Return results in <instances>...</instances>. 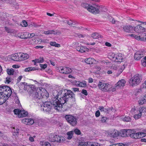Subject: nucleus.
Wrapping results in <instances>:
<instances>
[{
	"label": "nucleus",
	"mask_w": 146,
	"mask_h": 146,
	"mask_svg": "<svg viewBox=\"0 0 146 146\" xmlns=\"http://www.w3.org/2000/svg\"><path fill=\"white\" fill-rule=\"evenodd\" d=\"M81 5L84 8H86L89 11L92 13H98L100 12L98 8H96L87 3H84L82 4Z\"/></svg>",
	"instance_id": "nucleus-4"
},
{
	"label": "nucleus",
	"mask_w": 146,
	"mask_h": 146,
	"mask_svg": "<svg viewBox=\"0 0 146 146\" xmlns=\"http://www.w3.org/2000/svg\"><path fill=\"white\" fill-rule=\"evenodd\" d=\"M139 104L140 105H143L146 103V100L143 98H141L138 101Z\"/></svg>",
	"instance_id": "nucleus-32"
},
{
	"label": "nucleus",
	"mask_w": 146,
	"mask_h": 146,
	"mask_svg": "<svg viewBox=\"0 0 146 146\" xmlns=\"http://www.w3.org/2000/svg\"><path fill=\"white\" fill-rule=\"evenodd\" d=\"M57 93L54 97L52 103L50 101L44 102L41 106V110L46 113H49L53 107L58 111L62 109V106L70 99L75 101V95L70 90L63 89L60 87L57 88L54 92Z\"/></svg>",
	"instance_id": "nucleus-1"
},
{
	"label": "nucleus",
	"mask_w": 146,
	"mask_h": 146,
	"mask_svg": "<svg viewBox=\"0 0 146 146\" xmlns=\"http://www.w3.org/2000/svg\"><path fill=\"white\" fill-rule=\"evenodd\" d=\"M76 85L80 87H85L86 86V82L85 81H84L82 82H76Z\"/></svg>",
	"instance_id": "nucleus-27"
},
{
	"label": "nucleus",
	"mask_w": 146,
	"mask_h": 146,
	"mask_svg": "<svg viewBox=\"0 0 146 146\" xmlns=\"http://www.w3.org/2000/svg\"><path fill=\"white\" fill-rule=\"evenodd\" d=\"M39 65L40 67L42 68V69H44L45 68H46L47 66V64H39Z\"/></svg>",
	"instance_id": "nucleus-50"
},
{
	"label": "nucleus",
	"mask_w": 146,
	"mask_h": 146,
	"mask_svg": "<svg viewBox=\"0 0 146 146\" xmlns=\"http://www.w3.org/2000/svg\"><path fill=\"white\" fill-rule=\"evenodd\" d=\"M108 135L111 137L114 138L117 137L119 135V133L117 130H115L113 131L109 132Z\"/></svg>",
	"instance_id": "nucleus-13"
},
{
	"label": "nucleus",
	"mask_w": 146,
	"mask_h": 146,
	"mask_svg": "<svg viewBox=\"0 0 146 146\" xmlns=\"http://www.w3.org/2000/svg\"><path fill=\"white\" fill-rule=\"evenodd\" d=\"M99 109L101 112H102L104 113H108L110 109L108 108H106L103 106H100L99 107Z\"/></svg>",
	"instance_id": "nucleus-25"
},
{
	"label": "nucleus",
	"mask_w": 146,
	"mask_h": 146,
	"mask_svg": "<svg viewBox=\"0 0 146 146\" xmlns=\"http://www.w3.org/2000/svg\"><path fill=\"white\" fill-rule=\"evenodd\" d=\"M66 67H60L58 68V70L59 72L62 74H66V70L67 69Z\"/></svg>",
	"instance_id": "nucleus-26"
},
{
	"label": "nucleus",
	"mask_w": 146,
	"mask_h": 146,
	"mask_svg": "<svg viewBox=\"0 0 146 146\" xmlns=\"http://www.w3.org/2000/svg\"><path fill=\"white\" fill-rule=\"evenodd\" d=\"M124 31L130 33L134 30V27H132L130 25H124L121 27Z\"/></svg>",
	"instance_id": "nucleus-9"
},
{
	"label": "nucleus",
	"mask_w": 146,
	"mask_h": 146,
	"mask_svg": "<svg viewBox=\"0 0 146 146\" xmlns=\"http://www.w3.org/2000/svg\"><path fill=\"white\" fill-rule=\"evenodd\" d=\"M66 67L67 69L66 70V74H69L72 72V69L68 67Z\"/></svg>",
	"instance_id": "nucleus-38"
},
{
	"label": "nucleus",
	"mask_w": 146,
	"mask_h": 146,
	"mask_svg": "<svg viewBox=\"0 0 146 146\" xmlns=\"http://www.w3.org/2000/svg\"><path fill=\"white\" fill-rule=\"evenodd\" d=\"M142 115V114L141 113L139 112L137 114H135L134 115V118L135 119H137L139 118H140Z\"/></svg>",
	"instance_id": "nucleus-39"
},
{
	"label": "nucleus",
	"mask_w": 146,
	"mask_h": 146,
	"mask_svg": "<svg viewBox=\"0 0 146 146\" xmlns=\"http://www.w3.org/2000/svg\"><path fill=\"white\" fill-rule=\"evenodd\" d=\"M40 144L43 146H51L50 144L48 141H40Z\"/></svg>",
	"instance_id": "nucleus-29"
},
{
	"label": "nucleus",
	"mask_w": 146,
	"mask_h": 146,
	"mask_svg": "<svg viewBox=\"0 0 146 146\" xmlns=\"http://www.w3.org/2000/svg\"><path fill=\"white\" fill-rule=\"evenodd\" d=\"M11 58L12 60L16 61H19V53H15L11 55Z\"/></svg>",
	"instance_id": "nucleus-20"
},
{
	"label": "nucleus",
	"mask_w": 146,
	"mask_h": 146,
	"mask_svg": "<svg viewBox=\"0 0 146 146\" xmlns=\"http://www.w3.org/2000/svg\"><path fill=\"white\" fill-rule=\"evenodd\" d=\"M21 25L23 27H26L27 25V23L25 21L23 20L22 21Z\"/></svg>",
	"instance_id": "nucleus-49"
},
{
	"label": "nucleus",
	"mask_w": 146,
	"mask_h": 146,
	"mask_svg": "<svg viewBox=\"0 0 146 146\" xmlns=\"http://www.w3.org/2000/svg\"><path fill=\"white\" fill-rule=\"evenodd\" d=\"M12 131L14 133H18L19 132V129L17 127H14L13 128Z\"/></svg>",
	"instance_id": "nucleus-41"
},
{
	"label": "nucleus",
	"mask_w": 146,
	"mask_h": 146,
	"mask_svg": "<svg viewBox=\"0 0 146 146\" xmlns=\"http://www.w3.org/2000/svg\"><path fill=\"white\" fill-rule=\"evenodd\" d=\"M64 137L62 136L54 134H50L49 136L48 140L51 142H62L64 141Z\"/></svg>",
	"instance_id": "nucleus-5"
},
{
	"label": "nucleus",
	"mask_w": 146,
	"mask_h": 146,
	"mask_svg": "<svg viewBox=\"0 0 146 146\" xmlns=\"http://www.w3.org/2000/svg\"><path fill=\"white\" fill-rule=\"evenodd\" d=\"M32 61L34 62V65H36V63L42 62L44 61V59L42 57H40L38 59H36L32 60Z\"/></svg>",
	"instance_id": "nucleus-23"
},
{
	"label": "nucleus",
	"mask_w": 146,
	"mask_h": 146,
	"mask_svg": "<svg viewBox=\"0 0 146 146\" xmlns=\"http://www.w3.org/2000/svg\"><path fill=\"white\" fill-rule=\"evenodd\" d=\"M100 114V113L99 110L97 111L95 113V115L96 117H98Z\"/></svg>",
	"instance_id": "nucleus-57"
},
{
	"label": "nucleus",
	"mask_w": 146,
	"mask_h": 146,
	"mask_svg": "<svg viewBox=\"0 0 146 146\" xmlns=\"http://www.w3.org/2000/svg\"><path fill=\"white\" fill-rule=\"evenodd\" d=\"M143 37H141V41H146V34H143Z\"/></svg>",
	"instance_id": "nucleus-52"
},
{
	"label": "nucleus",
	"mask_w": 146,
	"mask_h": 146,
	"mask_svg": "<svg viewBox=\"0 0 146 146\" xmlns=\"http://www.w3.org/2000/svg\"><path fill=\"white\" fill-rule=\"evenodd\" d=\"M136 111V110L135 108H133L131 110L130 112L133 114H135V111Z\"/></svg>",
	"instance_id": "nucleus-59"
},
{
	"label": "nucleus",
	"mask_w": 146,
	"mask_h": 146,
	"mask_svg": "<svg viewBox=\"0 0 146 146\" xmlns=\"http://www.w3.org/2000/svg\"><path fill=\"white\" fill-rule=\"evenodd\" d=\"M19 61L27 59L29 58V56L27 54L19 53Z\"/></svg>",
	"instance_id": "nucleus-15"
},
{
	"label": "nucleus",
	"mask_w": 146,
	"mask_h": 146,
	"mask_svg": "<svg viewBox=\"0 0 146 146\" xmlns=\"http://www.w3.org/2000/svg\"><path fill=\"white\" fill-rule=\"evenodd\" d=\"M142 64L144 66H146V61L143 59L141 60Z\"/></svg>",
	"instance_id": "nucleus-54"
},
{
	"label": "nucleus",
	"mask_w": 146,
	"mask_h": 146,
	"mask_svg": "<svg viewBox=\"0 0 146 146\" xmlns=\"http://www.w3.org/2000/svg\"><path fill=\"white\" fill-rule=\"evenodd\" d=\"M125 81L124 79H121L119 80L115 84V87L116 88H120L125 86Z\"/></svg>",
	"instance_id": "nucleus-10"
},
{
	"label": "nucleus",
	"mask_w": 146,
	"mask_h": 146,
	"mask_svg": "<svg viewBox=\"0 0 146 146\" xmlns=\"http://www.w3.org/2000/svg\"><path fill=\"white\" fill-rule=\"evenodd\" d=\"M100 89L103 91L107 92L109 89L110 85L108 83H104L103 82H100L98 84Z\"/></svg>",
	"instance_id": "nucleus-7"
},
{
	"label": "nucleus",
	"mask_w": 146,
	"mask_h": 146,
	"mask_svg": "<svg viewBox=\"0 0 146 146\" xmlns=\"http://www.w3.org/2000/svg\"><path fill=\"white\" fill-rule=\"evenodd\" d=\"M139 134V138H141L146 136V131L143 132H138Z\"/></svg>",
	"instance_id": "nucleus-33"
},
{
	"label": "nucleus",
	"mask_w": 146,
	"mask_h": 146,
	"mask_svg": "<svg viewBox=\"0 0 146 146\" xmlns=\"http://www.w3.org/2000/svg\"><path fill=\"white\" fill-rule=\"evenodd\" d=\"M65 118L71 125L73 126L76 125L77 121L76 117L71 115H65Z\"/></svg>",
	"instance_id": "nucleus-6"
},
{
	"label": "nucleus",
	"mask_w": 146,
	"mask_h": 146,
	"mask_svg": "<svg viewBox=\"0 0 146 146\" xmlns=\"http://www.w3.org/2000/svg\"><path fill=\"white\" fill-rule=\"evenodd\" d=\"M123 120L124 121L129 122L131 120V119L129 116L125 117L123 118Z\"/></svg>",
	"instance_id": "nucleus-40"
},
{
	"label": "nucleus",
	"mask_w": 146,
	"mask_h": 146,
	"mask_svg": "<svg viewBox=\"0 0 146 146\" xmlns=\"http://www.w3.org/2000/svg\"><path fill=\"white\" fill-rule=\"evenodd\" d=\"M143 56V52L141 51H139L135 54L134 58L135 60H138L141 59Z\"/></svg>",
	"instance_id": "nucleus-11"
},
{
	"label": "nucleus",
	"mask_w": 146,
	"mask_h": 146,
	"mask_svg": "<svg viewBox=\"0 0 146 146\" xmlns=\"http://www.w3.org/2000/svg\"><path fill=\"white\" fill-rule=\"evenodd\" d=\"M5 30L8 33H11L12 32V31L9 28L7 27H4Z\"/></svg>",
	"instance_id": "nucleus-43"
},
{
	"label": "nucleus",
	"mask_w": 146,
	"mask_h": 146,
	"mask_svg": "<svg viewBox=\"0 0 146 146\" xmlns=\"http://www.w3.org/2000/svg\"><path fill=\"white\" fill-rule=\"evenodd\" d=\"M131 132V129H128L127 131L124 130L123 131H122L121 133V136L122 137H128L129 134Z\"/></svg>",
	"instance_id": "nucleus-17"
},
{
	"label": "nucleus",
	"mask_w": 146,
	"mask_h": 146,
	"mask_svg": "<svg viewBox=\"0 0 146 146\" xmlns=\"http://www.w3.org/2000/svg\"><path fill=\"white\" fill-rule=\"evenodd\" d=\"M139 112L141 113L142 114V112H146V108L144 107L140 108L139 110Z\"/></svg>",
	"instance_id": "nucleus-42"
},
{
	"label": "nucleus",
	"mask_w": 146,
	"mask_h": 146,
	"mask_svg": "<svg viewBox=\"0 0 146 146\" xmlns=\"http://www.w3.org/2000/svg\"><path fill=\"white\" fill-rule=\"evenodd\" d=\"M101 36L99 35L98 33H95L92 35V37L94 39H96L98 38L101 37Z\"/></svg>",
	"instance_id": "nucleus-30"
},
{
	"label": "nucleus",
	"mask_w": 146,
	"mask_h": 146,
	"mask_svg": "<svg viewBox=\"0 0 146 146\" xmlns=\"http://www.w3.org/2000/svg\"><path fill=\"white\" fill-rule=\"evenodd\" d=\"M82 93L86 96H87L88 94L87 91L85 90H83L82 91Z\"/></svg>",
	"instance_id": "nucleus-58"
},
{
	"label": "nucleus",
	"mask_w": 146,
	"mask_h": 146,
	"mask_svg": "<svg viewBox=\"0 0 146 146\" xmlns=\"http://www.w3.org/2000/svg\"><path fill=\"white\" fill-rule=\"evenodd\" d=\"M86 142L81 141L79 142L78 146H86Z\"/></svg>",
	"instance_id": "nucleus-46"
},
{
	"label": "nucleus",
	"mask_w": 146,
	"mask_h": 146,
	"mask_svg": "<svg viewBox=\"0 0 146 146\" xmlns=\"http://www.w3.org/2000/svg\"><path fill=\"white\" fill-rule=\"evenodd\" d=\"M43 33L46 35H49L52 34H55V32L54 30H48L46 31H44L43 32Z\"/></svg>",
	"instance_id": "nucleus-31"
},
{
	"label": "nucleus",
	"mask_w": 146,
	"mask_h": 146,
	"mask_svg": "<svg viewBox=\"0 0 146 146\" xmlns=\"http://www.w3.org/2000/svg\"><path fill=\"white\" fill-rule=\"evenodd\" d=\"M35 137V136H34L33 137H31L29 138V140L31 142H33L34 141V138Z\"/></svg>",
	"instance_id": "nucleus-61"
},
{
	"label": "nucleus",
	"mask_w": 146,
	"mask_h": 146,
	"mask_svg": "<svg viewBox=\"0 0 146 146\" xmlns=\"http://www.w3.org/2000/svg\"><path fill=\"white\" fill-rule=\"evenodd\" d=\"M35 36L34 33H32L31 34H29V38H32Z\"/></svg>",
	"instance_id": "nucleus-62"
},
{
	"label": "nucleus",
	"mask_w": 146,
	"mask_h": 146,
	"mask_svg": "<svg viewBox=\"0 0 146 146\" xmlns=\"http://www.w3.org/2000/svg\"><path fill=\"white\" fill-rule=\"evenodd\" d=\"M74 133L78 135H79L81 134L80 131L78 129H74Z\"/></svg>",
	"instance_id": "nucleus-44"
},
{
	"label": "nucleus",
	"mask_w": 146,
	"mask_h": 146,
	"mask_svg": "<svg viewBox=\"0 0 146 146\" xmlns=\"http://www.w3.org/2000/svg\"><path fill=\"white\" fill-rule=\"evenodd\" d=\"M108 118L105 117H102L101 121L103 123L106 122V120L108 119Z\"/></svg>",
	"instance_id": "nucleus-48"
},
{
	"label": "nucleus",
	"mask_w": 146,
	"mask_h": 146,
	"mask_svg": "<svg viewBox=\"0 0 146 146\" xmlns=\"http://www.w3.org/2000/svg\"><path fill=\"white\" fill-rule=\"evenodd\" d=\"M129 134L131 137L134 139H137L139 138V134L138 133H132V131L131 130V132H130Z\"/></svg>",
	"instance_id": "nucleus-18"
},
{
	"label": "nucleus",
	"mask_w": 146,
	"mask_h": 146,
	"mask_svg": "<svg viewBox=\"0 0 146 146\" xmlns=\"http://www.w3.org/2000/svg\"><path fill=\"white\" fill-rule=\"evenodd\" d=\"M95 61V60L94 58H86L85 60V62L88 64H93Z\"/></svg>",
	"instance_id": "nucleus-22"
},
{
	"label": "nucleus",
	"mask_w": 146,
	"mask_h": 146,
	"mask_svg": "<svg viewBox=\"0 0 146 146\" xmlns=\"http://www.w3.org/2000/svg\"><path fill=\"white\" fill-rule=\"evenodd\" d=\"M93 146H100L99 144L96 142H93Z\"/></svg>",
	"instance_id": "nucleus-64"
},
{
	"label": "nucleus",
	"mask_w": 146,
	"mask_h": 146,
	"mask_svg": "<svg viewBox=\"0 0 146 146\" xmlns=\"http://www.w3.org/2000/svg\"><path fill=\"white\" fill-rule=\"evenodd\" d=\"M14 70L11 68L10 69H8L7 70V74L9 75H13L14 74Z\"/></svg>",
	"instance_id": "nucleus-36"
},
{
	"label": "nucleus",
	"mask_w": 146,
	"mask_h": 146,
	"mask_svg": "<svg viewBox=\"0 0 146 146\" xmlns=\"http://www.w3.org/2000/svg\"><path fill=\"white\" fill-rule=\"evenodd\" d=\"M23 121L26 125H31L34 123V120L31 119L25 118Z\"/></svg>",
	"instance_id": "nucleus-16"
},
{
	"label": "nucleus",
	"mask_w": 146,
	"mask_h": 146,
	"mask_svg": "<svg viewBox=\"0 0 146 146\" xmlns=\"http://www.w3.org/2000/svg\"><path fill=\"white\" fill-rule=\"evenodd\" d=\"M74 131H72L67 132V135L68 136L67 139H71L72 137Z\"/></svg>",
	"instance_id": "nucleus-28"
},
{
	"label": "nucleus",
	"mask_w": 146,
	"mask_h": 146,
	"mask_svg": "<svg viewBox=\"0 0 146 146\" xmlns=\"http://www.w3.org/2000/svg\"><path fill=\"white\" fill-rule=\"evenodd\" d=\"M28 115V113L27 111L25 110H21L19 115V117H25L26 116Z\"/></svg>",
	"instance_id": "nucleus-24"
},
{
	"label": "nucleus",
	"mask_w": 146,
	"mask_h": 146,
	"mask_svg": "<svg viewBox=\"0 0 146 146\" xmlns=\"http://www.w3.org/2000/svg\"><path fill=\"white\" fill-rule=\"evenodd\" d=\"M76 49L77 51L83 53L85 52L87 50V49L86 47L83 46H78L76 47Z\"/></svg>",
	"instance_id": "nucleus-19"
},
{
	"label": "nucleus",
	"mask_w": 146,
	"mask_h": 146,
	"mask_svg": "<svg viewBox=\"0 0 146 146\" xmlns=\"http://www.w3.org/2000/svg\"><path fill=\"white\" fill-rule=\"evenodd\" d=\"M23 77L22 76H19L18 78L17 79V83H18L19 82L21 81V79H22Z\"/></svg>",
	"instance_id": "nucleus-56"
},
{
	"label": "nucleus",
	"mask_w": 146,
	"mask_h": 146,
	"mask_svg": "<svg viewBox=\"0 0 146 146\" xmlns=\"http://www.w3.org/2000/svg\"><path fill=\"white\" fill-rule=\"evenodd\" d=\"M25 82H21L20 83V85H19V88H25V87H27V85H25Z\"/></svg>",
	"instance_id": "nucleus-37"
},
{
	"label": "nucleus",
	"mask_w": 146,
	"mask_h": 146,
	"mask_svg": "<svg viewBox=\"0 0 146 146\" xmlns=\"http://www.w3.org/2000/svg\"><path fill=\"white\" fill-rule=\"evenodd\" d=\"M134 30L136 32L140 33L143 32L145 31V29L141 26L140 25H138L135 27H134Z\"/></svg>",
	"instance_id": "nucleus-12"
},
{
	"label": "nucleus",
	"mask_w": 146,
	"mask_h": 146,
	"mask_svg": "<svg viewBox=\"0 0 146 146\" xmlns=\"http://www.w3.org/2000/svg\"><path fill=\"white\" fill-rule=\"evenodd\" d=\"M12 93L11 88L6 86H0V105L4 103Z\"/></svg>",
	"instance_id": "nucleus-2"
},
{
	"label": "nucleus",
	"mask_w": 146,
	"mask_h": 146,
	"mask_svg": "<svg viewBox=\"0 0 146 146\" xmlns=\"http://www.w3.org/2000/svg\"><path fill=\"white\" fill-rule=\"evenodd\" d=\"M142 77L139 74H137L131 78L129 80L130 85L132 86H136L141 82Z\"/></svg>",
	"instance_id": "nucleus-3"
},
{
	"label": "nucleus",
	"mask_w": 146,
	"mask_h": 146,
	"mask_svg": "<svg viewBox=\"0 0 146 146\" xmlns=\"http://www.w3.org/2000/svg\"><path fill=\"white\" fill-rule=\"evenodd\" d=\"M29 33L27 32H26L23 33H21V34L19 36L20 38L22 39H27L29 38Z\"/></svg>",
	"instance_id": "nucleus-21"
},
{
	"label": "nucleus",
	"mask_w": 146,
	"mask_h": 146,
	"mask_svg": "<svg viewBox=\"0 0 146 146\" xmlns=\"http://www.w3.org/2000/svg\"><path fill=\"white\" fill-rule=\"evenodd\" d=\"M93 142H86V146H93Z\"/></svg>",
	"instance_id": "nucleus-55"
},
{
	"label": "nucleus",
	"mask_w": 146,
	"mask_h": 146,
	"mask_svg": "<svg viewBox=\"0 0 146 146\" xmlns=\"http://www.w3.org/2000/svg\"><path fill=\"white\" fill-rule=\"evenodd\" d=\"M141 88H146V84L144 82L141 86Z\"/></svg>",
	"instance_id": "nucleus-60"
},
{
	"label": "nucleus",
	"mask_w": 146,
	"mask_h": 146,
	"mask_svg": "<svg viewBox=\"0 0 146 146\" xmlns=\"http://www.w3.org/2000/svg\"><path fill=\"white\" fill-rule=\"evenodd\" d=\"M67 23L69 25L72 27H74V26H73L75 24H74V22H73V21L71 20H70L68 21V22Z\"/></svg>",
	"instance_id": "nucleus-47"
},
{
	"label": "nucleus",
	"mask_w": 146,
	"mask_h": 146,
	"mask_svg": "<svg viewBox=\"0 0 146 146\" xmlns=\"http://www.w3.org/2000/svg\"><path fill=\"white\" fill-rule=\"evenodd\" d=\"M11 81V78L9 76H8L6 78V82L7 83H9Z\"/></svg>",
	"instance_id": "nucleus-51"
},
{
	"label": "nucleus",
	"mask_w": 146,
	"mask_h": 146,
	"mask_svg": "<svg viewBox=\"0 0 146 146\" xmlns=\"http://www.w3.org/2000/svg\"><path fill=\"white\" fill-rule=\"evenodd\" d=\"M125 63L124 64H123V66L120 68V72L121 73L123 71V70L124 69L125 66L127 65V64Z\"/></svg>",
	"instance_id": "nucleus-53"
},
{
	"label": "nucleus",
	"mask_w": 146,
	"mask_h": 146,
	"mask_svg": "<svg viewBox=\"0 0 146 146\" xmlns=\"http://www.w3.org/2000/svg\"><path fill=\"white\" fill-rule=\"evenodd\" d=\"M50 44L51 46H54L56 47H59L60 46V44L56 43L55 42H50Z\"/></svg>",
	"instance_id": "nucleus-35"
},
{
	"label": "nucleus",
	"mask_w": 146,
	"mask_h": 146,
	"mask_svg": "<svg viewBox=\"0 0 146 146\" xmlns=\"http://www.w3.org/2000/svg\"><path fill=\"white\" fill-rule=\"evenodd\" d=\"M42 95V92L41 91L36 92L34 96V98L35 100L37 101L38 100H40L43 98L44 96Z\"/></svg>",
	"instance_id": "nucleus-14"
},
{
	"label": "nucleus",
	"mask_w": 146,
	"mask_h": 146,
	"mask_svg": "<svg viewBox=\"0 0 146 146\" xmlns=\"http://www.w3.org/2000/svg\"><path fill=\"white\" fill-rule=\"evenodd\" d=\"M20 111L21 110L18 109H15L13 110L14 113L16 115H18V116L19 117V113H20Z\"/></svg>",
	"instance_id": "nucleus-45"
},
{
	"label": "nucleus",
	"mask_w": 146,
	"mask_h": 146,
	"mask_svg": "<svg viewBox=\"0 0 146 146\" xmlns=\"http://www.w3.org/2000/svg\"><path fill=\"white\" fill-rule=\"evenodd\" d=\"M111 56L112 57L113 61L114 62H121L122 61L123 58L122 57V54H115L114 53H113L111 54Z\"/></svg>",
	"instance_id": "nucleus-8"
},
{
	"label": "nucleus",
	"mask_w": 146,
	"mask_h": 146,
	"mask_svg": "<svg viewBox=\"0 0 146 146\" xmlns=\"http://www.w3.org/2000/svg\"><path fill=\"white\" fill-rule=\"evenodd\" d=\"M135 37L134 38L138 40H141V38L140 37V36H138L137 35H135Z\"/></svg>",
	"instance_id": "nucleus-63"
},
{
	"label": "nucleus",
	"mask_w": 146,
	"mask_h": 146,
	"mask_svg": "<svg viewBox=\"0 0 146 146\" xmlns=\"http://www.w3.org/2000/svg\"><path fill=\"white\" fill-rule=\"evenodd\" d=\"M36 69L34 67H29L25 68V71L26 72H30L31 71L35 70Z\"/></svg>",
	"instance_id": "nucleus-34"
}]
</instances>
